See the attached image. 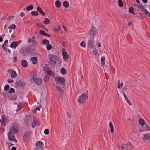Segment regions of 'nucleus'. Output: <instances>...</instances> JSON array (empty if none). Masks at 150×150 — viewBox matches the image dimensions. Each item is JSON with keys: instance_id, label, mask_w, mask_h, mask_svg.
I'll list each match as a JSON object with an SVG mask.
<instances>
[{"instance_id": "1", "label": "nucleus", "mask_w": 150, "mask_h": 150, "mask_svg": "<svg viewBox=\"0 0 150 150\" xmlns=\"http://www.w3.org/2000/svg\"><path fill=\"white\" fill-rule=\"evenodd\" d=\"M49 62L50 65L54 66L55 65H59L61 63L60 58L56 55L51 54L49 55Z\"/></svg>"}, {"instance_id": "2", "label": "nucleus", "mask_w": 150, "mask_h": 150, "mask_svg": "<svg viewBox=\"0 0 150 150\" xmlns=\"http://www.w3.org/2000/svg\"><path fill=\"white\" fill-rule=\"evenodd\" d=\"M30 79L31 81H33L36 84L40 85L42 82V79L38 77L37 74L36 72H33L31 73Z\"/></svg>"}, {"instance_id": "3", "label": "nucleus", "mask_w": 150, "mask_h": 150, "mask_svg": "<svg viewBox=\"0 0 150 150\" xmlns=\"http://www.w3.org/2000/svg\"><path fill=\"white\" fill-rule=\"evenodd\" d=\"M9 132L12 133V134H16L18 132V125L17 123H13Z\"/></svg>"}, {"instance_id": "4", "label": "nucleus", "mask_w": 150, "mask_h": 150, "mask_svg": "<svg viewBox=\"0 0 150 150\" xmlns=\"http://www.w3.org/2000/svg\"><path fill=\"white\" fill-rule=\"evenodd\" d=\"M55 79L57 84L65 85V80L64 78L59 76L56 77H55Z\"/></svg>"}, {"instance_id": "5", "label": "nucleus", "mask_w": 150, "mask_h": 150, "mask_svg": "<svg viewBox=\"0 0 150 150\" xmlns=\"http://www.w3.org/2000/svg\"><path fill=\"white\" fill-rule=\"evenodd\" d=\"M88 98V95L86 93L82 94L79 97L78 102L80 103L83 104L86 101V100Z\"/></svg>"}, {"instance_id": "6", "label": "nucleus", "mask_w": 150, "mask_h": 150, "mask_svg": "<svg viewBox=\"0 0 150 150\" xmlns=\"http://www.w3.org/2000/svg\"><path fill=\"white\" fill-rule=\"evenodd\" d=\"M36 147L35 150H42L43 145V142L41 141H38L36 143Z\"/></svg>"}, {"instance_id": "7", "label": "nucleus", "mask_w": 150, "mask_h": 150, "mask_svg": "<svg viewBox=\"0 0 150 150\" xmlns=\"http://www.w3.org/2000/svg\"><path fill=\"white\" fill-rule=\"evenodd\" d=\"M132 146L130 142H128L125 144H122L121 147L124 150H130L132 147Z\"/></svg>"}, {"instance_id": "8", "label": "nucleus", "mask_w": 150, "mask_h": 150, "mask_svg": "<svg viewBox=\"0 0 150 150\" xmlns=\"http://www.w3.org/2000/svg\"><path fill=\"white\" fill-rule=\"evenodd\" d=\"M97 31L96 28L93 26H92L91 29L89 33L91 37H94V38L95 35L97 33Z\"/></svg>"}, {"instance_id": "9", "label": "nucleus", "mask_w": 150, "mask_h": 150, "mask_svg": "<svg viewBox=\"0 0 150 150\" xmlns=\"http://www.w3.org/2000/svg\"><path fill=\"white\" fill-rule=\"evenodd\" d=\"M88 53H89L91 56H92L94 55L96 56L98 54V52L96 48H91L90 50H88Z\"/></svg>"}, {"instance_id": "10", "label": "nucleus", "mask_w": 150, "mask_h": 150, "mask_svg": "<svg viewBox=\"0 0 150 150\" xmlns=\"http://www.w3.org/2000/svg\"><path fill=\"white\" fill-rule=\"evenodd\" d=\"M149 124L147 123H145L143 127V129L142 130H140V132H142L143 131H147L150 130V127Z\"/></svg>"}, {"instance_id": "11", "label": "nucleus", "mask_w": 150, "mask_h": 150, "mask_svg": "<svg viewBox=\"0 0 150 150\" xmlns=\"http://www.w3.org/2000/svg\"><path fill=\"white\" fill-rule=\"evenodd\" d=\"M94 38L90 37L88 42V46L91 48H92L94 46Z\"/></svg>"}, {"instance_id": "12", "label": "nucleus", "mask_w": 150, "mask_h": 150, "mask_svg": "<svg viewBox=\"0 0 150 150\" xmlns=\"http://www.w3.org/2000/svg\"><path fill=\"white\" fill-rule=\"evenodd\" d=\"M13 134H12V133L9 132L8 134V139L11 141H14L16 142H17V140L16 139L15 136Z\"/></svg>"}, {"instance_id": "13", "label": "nucleus", "mask_w": 150, "mask_h": 150, "mask_svg": "<svg viewBox=\"0 0 150 150\" xmlns=\"http://www.w3.org/2000/svg\"><path fill=\"white\" fill-rule=\"evenodd\" d=\"M7 71L10 72L11 77L12 78H15L17 76V74L13 70L8 69Z\"/></svg>"}, {"instance_id": "14", "label": "nucleus", "mask_w": 150, "mask_h": 150, "mask_svg": "<svg viewBox=\"0 0 150 150\" xmlns=\"http://www.w3.org/2000/svg\"><path fill=\"white\" fill-rule=\"evenodd\" d=\"M21 42V41L13 42L10 44V47L11 48L15 49L18 46V45Z\"/></svg>"}, {"instance_id": "15", "label": "nucleus", "mask_w": 150, "mask_h": 150, "mask_svg": "<svg viewBox=\"0 0 150 150\" xmlns=\"http://www.w3.org/2000/svg\"><path fill=\"white\" fill-rule=\"evenodd\" d=\"M20 53L23 56H26L27 55L26 48L24 47L21 48L20 50Z\"/></svg>"}, {"instance_id": "16", "label": "nucleus", "mask_w": 150, "mask_h": 150, "mask_svg": "<svg viewBox=\"0 0 150 150\" xmlns=\"http://www.w3.org/2000/svg\"><path fill=\"white\" fill-rule=\"evenodd\" d=\"M65 48H63L62 49V55L64 59H67L69 57V56L67 54V52H65Z\"/></svg>"}, {"instance_id": "17", "label": "nucleus", "mask_w": 150, "mask_h": 150, "mask_svg": "<svg viewBox=\"0 0 150 150\" xmlns=\"http://www.w3.org/2000/svg\"><path fill=\"white\" fill-rule=\"evenodd\" d=\"M143 139L144 140H148L150 143V135L147 134H144Z\"/></svg>"}, {"instance_id": "18", "label": "nucleus", "mask_w": 150, "mask_h": 150, "mask_svg": "<svg viewBox=\"0 0 150 150\" xmlns=\"http://www.w3.org/2000/svg\"><path fill=\"white\" fill-rule=\"evenodd\" d=\"M39 124L40 122L38 120L34 119L32 125V127L34 128L35 126L39 125Z\"/></svg>"}, {"instance_id": "19", "label": "nucleus", "mask_w": 150, "mask_h": 150, "mask_svg": "<svg viewBox=\"0 0 150 150\" xmlns=\"http://www.w3.org/2000/svg\"><path fill=\"white\" fill-rule=\"evenodd\" d=\"M30 60L33 64H36L37 63L38 60L36 57H34L31 58Z\"/></svg>"}, {"instance_id": "20", "label": "nucleus", "mask_w": 150, "mask_h": 150, "mask_svg": "<svg viewBox=\"0 0 150 150\" xmlns=\"http://www.w3.org/2000/svg\"><path fill=\"white\" fill-rule=\"evenodd\" d=\"M21 64L24 67H26L28 66V63L25 60H23L21 62Z\"/></svg>"}, {"instance_id": "21", "label": "nucleus", "mask_w": 150, "mask_h": 150, "mask_svg": "<svg viewBox=\"0 0 150 150\" xmlns=\"http://www.w3.org/2000/svg\"><path fill=\"white\" fill-rule=\"evenodd\" d=\"M139 120V124L142 127H143L145 124V121L143 118H140Z\"/></svg>"}, {"instance_id": "22", "label": "nucleus", "mask_w": 150, "mask_h": 150, "mask_svg": "<svg viewBox=\"0 0 150 150\" xmlns=\"http://www.w3.org/2000/svg\"><path fill=\"white\" fill-rule=\"evenodd\" d=\"M56 88L57 90L60 92V93H64V91L59 86H56Z\"/></svg>"}, {"instance_id": "23", "label": "nucleus", "mask_w": 150, "mask_h": 150, "mask_svg": "<svg viewBox=\"0 0 150 150\" xmlns=\"http://www.w3.org/2000/svg\"><path fill=\"white\" fill-rule=\"evenodd\" d=\"M37 10L42 15L44 16L45 15V13L43 12L42 9L40 7L38 6L37 7Z\"/></svg>"}, {"instance_id": "24", "label": "nucleus", "mask_w": 150, "mask_h": 150, "mask_svg": "<svg viewBox=\"0 0 150 150\" xmlns=\"http://www.w3.org/2000/svg\"><path fill=\"white\" fill-rule=\"evenodd\" d=\"M105 59L104 57H103L101 58V64L103 66H104L105 64Z\"/></svg>"}, {"instance_id": "25", "label": "nucleus", "mask_w": 150, "mask_h": 150, "mask_svg": "<svg viewBox=\"0 0 150 150\" xmlns=\"http://www.w3.org/2000/svg\"><path fill=\"white\" fill-rule=\"evenodd\" d=\"M7 120L6 118L5 117L3 116L2 117V119H1V124L2 125H5V123L7 121Z\"/></svg>"}, {"instance_id": "26", "label": "nucleus", "mask_w": 150, "mask_h": 150, "mask_svg": "<svg viewBox=\"0 0 150 150\" xmlns=\"http://www.w3.org/2000/svg\"><path fill=\"white\" fill-rule=\"evenodd\" d=\"M40 33L41 35H43V36H47L48 37H50V35L47 33H46L44 31L41 30L40 31Z\"/></svg>"}, {"instance_id": "27", "label": "nucleus", "mask_w": 150, "mask_h": 150, "mask_svg": "<svg viewBox=\"0 0 150 150\" xmlns=\"http://www.w3.org/2000/svg\"><path fill=\"white\" fill-rule=\"evenodd\" d=\"M55 5L57 7L59 8L61 7V3L59 0H57L55 2Z\"/></svg>"}, {"instance_id": "28", "label": "nucleus", "mask_w": 150, "mask_h": 150, "mask_svg": "<svg viewBox=\"0 0 150 150\" xmlns=\"http://www.w3.org/2000/svg\"><path fill=\"white\" fill-rule=\"evenodd\" d=\"M110 127V131L111 133H112L114 132V128L113 125L112 123L110 122L109 123Z\"/></svg>"}, {"instance_id": "29", "label": "nucleus", "mask_w": 150, "mask_h": 150, "mask_svg": "<svg viewBox=\"0 0 150 150\" xmlns=\"http://www.w3.org/2000/svg\"><path fill=\"white\" fill-rule=\"evenodd\" d=\"M29 137L28 134L27 133H25L23 136V139L27 141Z\"/></svg>"}, {"instance_id": "30", "label": "nucleus", "mask_w": 150, "mask_h": 150, "mask_svg": "<svg viewBox=\"0 0 150 150\" xmlns=\"http://www.w3.org/2000/svg\"><path fill=\"white\" fill-rule=\"evenodd\" d=\"M63 6L66 8H67L69 7V4L68 2L67 1H64L63 4Z\"/></svg>"}, {"instance_id": "31", "label": "nucleus", "mask_w": 150, "mask_h": 150, "mask_svg": "<svg viewBox=\"0 0 150 150\" xmlns=\"http://www.w3.org/2000/svg\"><path fill=\"white\" fill-rule=\"evenodd\" d=\"M50 23V21L49 19L47 18H45V20L43 22V23L45 24H49Z\"/></svg>"}, {"instance_id": "32", "label": "nucleus", "mask_w": 150, "mask_h": 150, "mask_svg": "<svg viewBox=\"0 0 150 150\" xmlns=\"http://www.w3.org/2000/svg\"><path fill=\"white\" fill-rule=\"evenodd\" d=\"M129 11L130 13H133L134 15H135V14L134 12V8L132 7H131L129 8Z\"/></svg>"}, {"instance_id": "33", "label": "nucleus", "mask_w": 150, "mask_h": 150, "mask_svg": "<svg viewBox=\"0 0 150 150\" xmlns=\"http://www.w3.org/2000/svg\"><path fill=\"white\" fill-rule=\"evenodd\" d=\"M42 43L43 45L47 44L49 43V41L47 39H43L42 40Z\"/></svg>"}, {"instance_id": "34", "label": "nucleus", "mask_w": 150, "mask_h": 150, "mask_svg": "<svg viewBox=\"0 0 150 150\" xmlns=\"http://www.w3.org/2000/svg\"><path fill=\"white\" fill-rule=\"evenodd\" d=\"M31 14L33 16H38V13L37 11H33L31 12Z\"/></svg>"}, {"instance_id": "35", "label": "nucleus", "mask_w": 150, "mask_h": 150, "mask_svg": "<svg viewBox=\"0 0 150 150\" xmlns=\"http://www.w3.org/2000/svg\"><path fill=\"white\" fill-rule=\"evenodd\" d=\"M61 72L63 74H66V71L64 68H62L61 69Z\"/></svg>"}, {"instance_id": "36", "label": "nucleus", "mask_w": 150, "mask_h": 150, "mask_svg": "<svg viewBox=\"0 0 150 150\" xmlns=\"http://www.w3.org/2000/svg\"><path fill=\"white\" fill-rule=\"evenodd\" d=\"M16 26L14 24H12L10 25L8 27L9 29H15L16 28Z\"/></svg>"}, {"instance_id": "37", "label": "nucleus", "mask_w": 150, "mask_h": 150, "mask_svg": "<svg viewBox=\"0 0 150 150\" xmlns=\"http://www.w3.org/2000/svg\"><path fill=\"white\" fill-rule=\"evenodd\" d=\"M33 6L31 5H30L26 7L27 11H30L32 10L33 8Z\"/></svg>"}, {"instance_id": "38", "label": "nucleus", "mask_w": 150, "mask_h": 150, "mask_svg": "<svg viewBox=\"0 0 150 150\" xmlns=\"http://www.w3.org/2000/svg\"><path fill=\"white\" fill-rule=\"evenodd\" d=\"M18 110H21L22 108V103H19L18 105Z\"/></svg>"}, {"instance_id": "39", "label": "nucleus", "mask_w": 150, "mask_h": 150, "mask_svg": "<svg viewBox=\"0 0 150 150\" xmlns=\"http://www.w3.org/2000/svg\"><path fill=\"white\" fill-rule=\"evenodd\" d=\"M143 12L146 15H148L149 17H150V13H149L147 10L146 9H144Z\"/></svg>"}, {"instance_id": "40", "label": "nucleus", "mask_w": 150, "mask_h": 150, "mask_svg": "<svg viewBox=\"0 0 150 150\" xmlns=\"http://www.w3.org/2000/svg\"><path fill=\"white\" fill-rule=\"evenodd\" d=\"M118 4L119 6L120 7H122L123 6V4L122 0H119L118 1Z\"/></svg>"}, {"instance_id": "41", "label": "nucleus", "mask_w": 150, "mask_h": 150, "mask_svg": "<svg viewBox=\"0 0 150 150\" xmlns=\"http://www.w3.org/2000/svg\"><path fill=\"white\" fill-rule=\"evenodd\" d=\"M41 107V106L40 105H39L36 108L35 110H34L33 111V113H35L36 112V110H40V108Z\"/></svg>"}, {"instance_id": "42", "label": "nucleus", "mask_w": 150, "mask_h": 150, "mask_svg": "<svg viewBox=\"0 0 150 150\" xmlns=\"http://www.w3.org/2000/svg\"><path fill=\"white\" fill-rule=\"evenodd\" d=\"M10 88V86L8 85H5L4 87V89L6 91H8Z\"/></svg>"}, {"instance_id": "43", "label": "nucleus", "mask_w": 150, "mask_h": 150, "mask_svg": "<svg viewBox=\"0 0 150 150\" xmlns=\"http://www.w3.org/2000/svg\"><path fill=\"white\" fill-rule=\"evenodd\" d=\"M61 29V27L60 26H58L56 27L54 30V31H59Z\"/></svg>"}, {"instance_id": "44", "label": "nucleus", "mask_w": 150, "mask_h": 150, "mask_svg": "<svg viewBox=\"0 0 150 150\" xmlns=\"http://www.w3.org/2000/svg\"><path fill=\"white\" fill-rule=\"evenodd\" d=\"M46 48L48 50H50L52 48V46L50 44H47V45Z\"/></svg>"}, {"instance_id": "45", "label": "nucleus", "mask_w": 150, "mask_h": 150, "mask_svg": "<svg viewBox=\"0 0 150 150\" xmlns=\"http://www.w3.org/2000/svg\"><path fill=\"white\" fill-rule=\"evenodd\" d=\"M15 91L14 89L13 88H11L8 91V93H14Z\"/></svg>"}, {"instance_id": "46", "label": "nucleus", "mask_w": 150, "mask_h": 150, "mask_svg": "<svg viewBox=\"0 0 150 150\" xmlns=\"http://www.w3.org/2000/svg\"><path fill=\"white\" fill-rule=\"evenodd\" d=\"M81 46L82 47H86V43L85 42L83 41L81 43H80Z\"/></svg>"}, {"instance_id": "47", "label": "nucleus", "mask_w": 150, "mask_h": 150, "mask_svg": "<svg viewBox=\"0 0 150 150\" xmlns=\"http://www.w3.org/2000/svg\"><path fill=\"white\" fill-rule=\"evenodd\" d=\"M139 9L141 11H144V10L145 9V8L143 6L141 5L140 6H139Z\"/></svg>"}, {"instance_id": "48", "label": "nucleus", "mask_w": 150, "mask_h": 150, "mask_svg": "<svg viewBox=\"0 0 150 150\" xmlns=\"http://www.w3.org/2000/svg\"><path fill=\"white\" fill-rule=\"evenodd\" d=\"M31 50L30 49L26 48L27 55L28 54H30L31 53Z\"/></svg>"}, {"instance_id": "49", "label": "nucleus", "mask_w": 150, "mask_h": 150, "mask_svg": "<svg viewBox=\"0 0 150 150\" xmlns=\"http://www.w3.org/2000/svg\"><path fill=\"white\" fill-rule=\"evenodd\" d=\"M7 81L8 83H12L13 82V80L11 79H9L7 80Z\"/></svg>"}, {"instance_id": "50", "label": "nucleus", "mask_w": 150, "mask_h": 150, "mask_svg": "<svg viewBox=\"0 0 150 150\" xmlns=\"http://www.w3.org/2000/svg\"><path fill=\"white\" fill-rule=\"evenodd\" d=\"M16 85L18 86H21L22 85L21 82L20 81L16 82Z\"/></svg>"}, {"instance_id": "51", "label": "nucleus", "mask_w": 150, "mask_h": 150, "mask_svg": "<svg viewBox=\"0 0 150 150\" xmlns=\"http://www.w3.org/2000/svg\"><path fill=\"white\" fill-rule=\"evenodd\" d=\"M44 133L46 135H47L49 133V131L48 129H45Z\"/></svg>"}, {"instance_id": "52", "label": "nucleus", "mask_w": 150, "mask_h": 150, "mask_svg": "<svg viewBox=\"0 0 150 150\" xmlns=\"http://www.w3.org/2000/svg\"><path fill=\"white\" fill-rule=\"evenodd\" d=\"M8 42V40H6L4 44L3 45V47H4V45H6Z\"/></svg>"}, {"instance_id": "53", "label": "nucleus", "mask_w": 150, "mask_h": 150, "mask_svg": "<svg viewBox=\"0 0 150 150\" xmlns=\"http://www.w3.org/2000/svg\"><path fill=\"white\" fill-rule=\"evenodd\" d=\"M122 93H123V95L124 96V97L125 100H127V99H128V98H127L126 95L125 94V93H124V91H122Z\"/></svg>"}, {"instance_id": "54", "label": "nucleus", "mask_w": 150, "mask_h": 150, "mask_svg": "<svg viewBox=\"0 0 150 150\" xmlns=\"http://www.w3.org/2000/svg\"><path fill=\"white\" fill-rule=\"evenodd\" d=\"M47 74L50 75L52 76V74H53V72L50 70H49L47 72Z\"/></svg>"}, {"instance_id": "55", "label": "nucleus", "mask_w": 150, "mask_h": 150, "mask_svg": "<svg viewBox=\"0 0 150 150\" xmlns=\"http://www.w3.org/2000/svg\"><path fill=\"white\" fill-rule=\"evenodd\" d=\"M48 79V78L47 76L45 77L44 79V80L45 82H46L47 81Z\"/></svg>"}, {"instance_id": "56", "label": "nucleus", "mask_w": 150, "mask_h": 150, "mask_svg": "<svg viewBox=\"0 0 150 150\" xmlns=\"http://www.w3.org/2000/svg\"><path fill=\"white\" fill-rule=\"evenodd\" d=\"M140 5H141L139 4H135L134 5V6L139 8V6H140Z\"/></svg>"}, {"instance_id": "57", "label": "nucleus", "mask_w": 150, "mask_h": 150, "mask_svg": "<svg viewBox=\"0 0 150 150\" xmlns=\"http://www.w3.org/2000/svg\"><path fill=\"white\" fill-rule=\"evenodd\" d=\"M17 57H14L13 58V61L15 62H16L17 61Z\"/></svg>"}, {"instance_id": "58", "label": "nucleus", "mask_w": 150, "mask_h": 150, "mask_svg": "<svg viewBox=\"0 0 150 150\" xmlns=\"http://www.w3.org/2000/svg\"><path fill=\"white\" fill-rule=\"evenodd\" d=\"M126 100V101L128 103V104H129L130 105H132V104L131 103V102L129 101V100L128 99H127V100Z\"/></svg>"}, {"instance_id": "59", "label": "nucleus", "mask_w": 150, "mask_h": 150, "mask_svg": "<svg viewBox=\"0 0 150 150\" xmlns=\"http://www.w3.org/2000/svg\"><path fill=\"white\" fill-rule=\"evenodd\" d=\"M126 100V101L128 103V104H129L130 105H132V104L131 103V102L129 101V100L128 99H127V100Z\"/></svg>"}, {"instance_id": "60", "label": "nucleus", "mask_w": 150, "mask_h": 150, "mask_svg": "<svg viewBox=\"0 0 150 150\" xmlns=\"http://www.w3.org/2000/svg\"><path fill=\"white\" fill-rule=\"evenodd\" d=\"M126 100V101L128 103V104H129L130 105H132V104L131 103V102L129 101V100L128 99H127V100Z\"/></svg>"}, {"instance_id": "61", "label": "nucleus", "mask_w": 150, "mask_h": 150, "mask_svg": "<svg viewBox=\"0 0 150 150\" xmlns=\"http://www.w3.org/2000/svg\"><path fill=\"white\" fill-rule=\"evenodd\" d=\"M67 115L68 117L69 118H71V115L70 114H69V112H67Z\"/></svg>"}, {"instance_id": "62", "label": "nucleus", "mask_w": 150, "mask_h": 150, "mask_svg": "<svg viewBox=\"0 0 150 150\" xmlns=\"http://www.w3.org/2000/svg\"><path fill=\"white\" fill-rule=\"evenodd\" d=\"M24 15L25 14L23 12H21L20 14V16L22 17L23 16H24Z\"/></svg>"}, {"instance_id": "63", "label": "nucleus", "mask_w": 150, "mask_h": 150, "mask_svg": "<svg viewBox=\"0 0 150 150\" xmlns=\"http://www.w3.org/2000/svg\"><path fill=\"white\" fill-rule=\"evenodd\" d=\"M62 27H63L64 29V30H65V31H66L67 30V28L64 25H63Z\"/></svg>"}, {"instance_id": "64", "label": "nucleus", "mask_w": 150, "mask_h": 150, "mask_svg": "<svg viewBox=\"0 0 150 150\" xmlns=\"http://www.w3.org/2000/svg\"><path fill=\"white\" fill-rule=\"evenodd\" d=\"M7 143L8 144V145H10L11 146H12L13 145V144H12L11 142H7Z\"/></svg>"}]
</instances>
